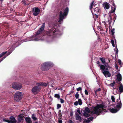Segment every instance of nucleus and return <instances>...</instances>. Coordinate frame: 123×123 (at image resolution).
I'll use <instances>...</instances> for the list:
<instances>
[{"label":"nucleus","mask_w":123,"mask_h":123,"mask_svg":"<svg viewBox=\"0 0 123 123\" xmlns=\"http://www.w3.org/2000/svg\"><path fill=\"white\" fill-rule=\"evenodd\" d=\"M115 67L116 69H118V67L117 65V64H115Z\"/></svg>","instance_id":"c03bdc74"},{"label":"nucleus","mask_w":123,"mask_h":123,"mask_svg":"<svg viewBox=\"0 0 123 123\" xmlns=\"http://www.w3.org/2000/svg\"><path fill=\"white\" fill-rule=\"evenodd\" d=\"M23 2H25V1H24Z\"/></svg>","instance_id":"052dcab7"},{"label":"nucleus","mask_w":123,"mask_h":123,"mask_svg":"<svg viewBox=\"0 0 123 123\" xmlns=\"http://www.w3.org/2000/svg\"><path fill=\"white\" fill-rule=\"evenodd\" d=\"M75 117L76 120H79L80 121H81L82 119L80 116L79 115L78 113H76L75 115Z\"/></svg>","instance_id":"f3484780"},{"label":"nucleus","mask_w":123,"mask_h":123,"mask_svg":"<svg viewBox=\"0 0 123 123\" xmlns=\"http://www.w3.org/2000/svg\"><path fill=\"white\" fill-rule=\"evenodd\" d=\"M68 8L67 7L64 11L63 12L61 11L60 12V17L58 22L60 24H61V22L62 21L64 17L66 16L68 13Z\"/></svg>","instance_id":"20e7f679"},{"label":"nucleus","mask_w":123,"mask_h":123,"mask_svg":"<svg viewBox=\"0 0 123 123\" xmlns=\"http://www.w3.org/2000/svg\"><path fill=\"white\" fill-rule=\"evenodd\" d=\"M55 97L57 98H58L59 99L60 98V96L59 94H56L55 95Z\"/></svg>","instance_id":"cd10ccee"},{"label":"nucleus","mask_w":123,"mask_h":123,"mask_svg":"<svg viewBox=\"0 0 123 123\" xmlns=\"http://www.w3.org/2000/svg\"><path fill=\"white\" fill-rule=\"evenodd\" d=\"M54 65L53 63L51 62H46L42 64L41 66V69L43 71H47L52 67Z\"/></svg>","instance_id":"7ed1b4c3"},{"label":"nucleus","mask_w":123,"mask_h":123,"mask_svg":"<svg viewBox=\"0 0 123 123\" xmlns=\"http://www.w3.org/2000/svg\"><path fill=\"white\" fill-rule=\"evenodd\" d=\"M5 58V57H4V59ZM3 59L2 60H1V61H0V62H1V61H2L3 60Z\"/></svg>","instance_id":"864d4df0"},{"label":"nucleus","mask_w":123,"mask_h":123,"mask_svg":"<svg viewBox=\"0 0 123 123\" xmlns=\"http://www.w3.org/2000/svg\"><path fill=\"white\" fill-rule=\"evenodd\" d=\"M90 111L88 107H86L85 108V111H84V115L86 117H88L90 116Z\"/></svg>","instance_id":"ddd939ff"},{"label":"nucleus","mask_w":123,"mask_h":123,"mask_svg":"<svg viewBox=\"0 0 123 123\" xmlns=\"http://www.w3.org/2000/svg\"><path fill=\"white\" fill-rule=\"evenodd\" d=\"M94 11V14L96 15L97 18L98 17V14H99L100 13V10L98 7H96L94 8L93 9Z\"/></svg>","instance_id":"4468645a"},{"label":"nucleus","mask_w":123,"mask_h":123,"mask_svg":"<svg viewBox=\"0 0 123 123\" xmlns=\"http://www.w3.org/2000/svg\"><path fill=\"white\" fill-rule=\"evenodd\" d=\"M93 1L90 4V9H91L92 7V5H93Z\"/></svg>","instance_id":"2f4dec72"},{"label":"nucleus","mask_w":123,"mask_h":123,"mask_svg":"<svg viewBox=\"0 0 123 123\" xmlns=\"http://www.w3.org/2000/svg\"><path fill=\"white\" fill-rule=\"evenodd\" d=\"M103 6L105 9H108L110 6L109 4L107 2H105L103 3Z\"/></svg>","instance_id":"2eb2a0df"},{"label":"nucleus","mask_w":123,"mask_h":123,"mask_svg":"<svg viewBox=\"0 0 123 123\" xmlns=\"http://www.w3.org/2000/svg\"><path fill=\"white\" fill-rule=\"evenodd\" d=\"M100 91V88H99L97 89L96 90V91Z\"/></svg>","instance_id":"49530a36"},{"label":"nucleus","mask_w":123,"mask_h":123,"mask_svg":"<svg viewBox=\"0 0 123 123\" xmlns=\"http://www.w3.org/2000/svg\"><path fill=\"white\" fill-rule=\"evenodd\" d=\"M48 86H49V85ZM49 86H51L52 87H54V86L53 85H50Z\"/></svg>","instance_id":"3c124183"},{"label":"nucleus","mask_w":123,"mask_h":123,"mask_svg":"<svg viewBox=\"0 0 123 123\" xmlns=\"http://www.w3.org/2000/svg\"><path fill=\"white\" fill-rule=\"evenodd\" d=\"M105 107L103 104L97 105V106L92 107L91 109V113L92 115L98 114L104 110Z\"/></svg>","instance_id":"f03ea898"},{"label":"nucleus","mask_w":123,"mask_h":123,"mask_svg":"<svg viewBox=\"0 0 123 123\" xmlns=\"http://www.w3.org/2000/svg\"><path fill=\"white\" fill-rule=\"evenodd\" d=\"M117 79L118 81H120L122 79V76L120 73H118L117 75Z\"/></svg>","instance_id":"6ab92c4d"},{"label":"nucleus","mask_w":123,"mask_h":123,"mask_svg":"<svg viewBox=\"0 0 123 123\" xmlns=\"http://www.w3.org/2000/svg\"><path fill=\"white\" fill-rule=\"evenodd\" d=\"M111 99L112 101L113 102H114L115 101V98H114V97L113 96H111Z\"/></svg>","instance_id":"7c9ffc66"},{"label":"nucleus","mask_w":123,"mask_h":123,"mask_svg":"<svg viewBox=\"0 0 123 123\" xmlns=\"http://www.w3.org/2000/svg\"><path fill=\"white\" fill-rule=\"evenodd\" d=\"M118 103L116 106L117 108H112L110 110V111L112 113L117 112L120 109L121 107L122 104L120 99H118L117 100Z\"/></svg>","instance_id":"0eeeda50"},{"label":"nucleus","mask_w":123,"mask_h":123,"mask_svg":"<svg viewBox=\"0 0 123 123\" xmlns=\"http://www.w3.org/2000/svg\"><path fill=\"white\" fill-rule=\"evenodd\" d=\"M45 26V23H43L42 25L40 30L37 32L35 34H34L32 37H27L25 41H24L22 42L30 41H37L40 40V39L39 38L40 37H39V38L38 37V35L40 34L44 30Z\"/></svg>","instance_id":"f257e3e1"},{"label":"nucleus","mask_w":123,"mask_h":123,"mask_svg":"<svg viewBox=\"0 0 123 123\" xmlns=\"http://www.w3.org/2000/svg\"><path fill=\"white\" fill-rule=\"evenodd\" d=\"M1 1H2L3 0H0Z\"/></svg>","instance_id":"13d9d810"},{"label":"nucleus","mask_w":123,"mask_h":123,"mask_svg":"<svg viewBox=\"0 0 123 123\" xmlns=\"http://www.w3.org/2000/svg\"><path fill=\"white\" fill-rule=\"evenodd\" d=\"M99 66H100V69L102 70V73L106 77H110L111 74L108 71L105 70V69L107 70V68H105V66L102 65H99Z\"/></svg>","instance_id":"423d86ee"},{"label":"nucleus","mask_w":123,"mask_h":123,"mask_svg":"<svg viewBox=\"0 0 123 123\" xmlns=\"http://www.w3.org/2000/svg\"><path fill=\"white\" fill-rule=\"evenodd\" d=\"M111 15H109V17L108 18V21L109 24H111Z\"/></svg>","instance_id":"5701e85b"},{"label":"nucleus","mask_w":123,"mask_h":123,"mask_svg":"<svg viewBox=\"0 0 123 123\" xmlns=\"http://www.w3.org/2000/svg\"><path fill=\"white\" fill-rule=\"evenodd\" d=\"M85 92L86 95H88V92L86 90H85Z\"/></svg>","instance_id":"79ce46f5"},{"label":"nucleus","mask_w":123,"mask_h":123,"mask_svg":"<svg viewBox=\"0 0 123 123\" xmlns=\"http://www.w3.org/2000/svg\"><path fill=\"white\" fill-rule=\"evenodd\" d=\"M6 53V52H4L2 53L1 54H0V58L2 57L3 55H4Z\"/></svg>","instance_id":"a878e982"},{"label":"nucleus","mask_w":123,"mask_h":123,"mask_svg":"<svg viewBox=\"0 0 123 123\" xmlns=\"http://www.w3.org/2000/svg\"><path fill=\"white\" fill-rule=\"evenodd\" d=\"M59 88H58V90H59Z\"/></svg>","instance_id":"bf43d9fd"},{"label":"nucleus","mask_w":123,"mask_h":123,"mask_svg":"<svg viewBox=\"0 0 123 123\" xmlns=\"http://www.w3.org/2000/svg\"><path fill=\"white\" fill-rule=\"evenodd\" d=\"M58 123H62V120L60 119H59L58 121Z\"/></svg>","instance_id":"37998d69"},{"label":"nucleus","mask_w":123,"mask_h":123,"mask_svg":"<svg viewBox=\"0 0 123 123\" xmlns=\"http://www.w3.org/2000/svg\"><path fill=\"white\" fill-rule=\"evenodd\" d=\"M79 104L78 102V101H76L74 102V104L75 105L77 106Z\"/></svg>","instance_id":"58836bf2"},{"label":"nucleus","mask_w":123,"mask_h":123,"mask_svg":"<svg viewBox=\"0 0 123 123\" xmlns=\"http://www.w3.org/2000/svg\"><path fill=\"white\" fill-rule=\"evenodd\" d=\"M115 83V82L114 81V82L110 84V85L111 86H114V85Z\"/></svg>","instance_id":"f704fd0d"},{"label":"nucleus","mask_w":123,"mask_h":123,"mask_svg":"<svg viewBox=\"0 0 123 123\" xmlns=\"http://www.w3.org/2000/svg\"><path fill=\"white\" fill-rule=\"evenodd\" d=\"M48 84L46 83L40 82L37 83L36 85L37 86H40V87L41 86H47Z\"/></svg>","instance_id":"dca6fc26"},{"label":"nucleus","mask_w":123,"mask_h":123,"mask_svg":"<svg viewBox=\"0 0 123 123\" xmlns=\"http://www.w3.org/2000/svg\"><path fill=\"white\" fill-rule=\"evenodd\" d=\"M111 43L112 44L113 46L114 47L115 46L114 41L113 40H111Z\"/></svg>","instance_id":"72a5a7b5"},{"label":"nucleus","mask_w":123,"mask_h":123,"mask_svg":"<svg viewBox=\"0 0 123 123\" xmlns=\"http://www.w3.org/2000/svg\"><path fill=\"white\" fill-rule=\"evenodd\" d=\"M41 89V87L40 86L37 85L32 88L31 92L33 94H36L40 92Z\"/></svg>","instance_id":"1a4fd4ad"},{"label":"nucleus","mask_w":123,"mask_h":123,"mask_svg":"<svg viewBox=\"0 0 123 123\" xmlns=\"http://www.w3.org/2000/svg\"><path fill=\"white\" fill-rule=\"evenodd\" d=\"M61 107V105H60L58 104L57 105V109H58Z\"/></svg>","instance_id":"c9c22d12"},{"label":"nucleus","mask_w":123,"mask_h":123,"mask_svg":"<svg viewBox=\"0 0 123 123\" xmlns=\"http://www.w3.org/2000/svg\"><path fill=\"white\" fill-rule=\"evenodd\" d=\"M77 113L80 114V110H78L77 111Z\"/></svg>","instance_id":"a18cd8bd"},{"label":"nucleus","mask_w":123,"mask_h":123,"mask_svg":"<svg viewBox=\"0 0 123 123\" xmlns=\"http://www.w3.org/2000/svg\"><path fill=\"white\" fill-rule=\"evenodd\" d=\"M115 51L116 54H117L118 52V50L117 47L115 48Z\"/></svg>","instance_id":"c756f323"},{"label":"nucleus","mask_w":123,"mask_h":123,"mask_svg":"<svg viewBox=\"0 0 123 123\" xmlns=\"http://www.w3.org/2000/svg\"><path fill=\"white\" fill-rule=\"evenodd\" d=\"M79 95L78 92H77L76 93L75 95V97L76 98H78L79 97Z\"/></svg>","instance_id":"473e14b6"},{"label":"nucleus","mask_w":123,"mask_h":123,"mask_svg":"<svg viewBox=\"0 0 123 123\" xmlns=\"http://www.w3.org/2000/svg\"><path fill=\"white\" fill-rule=\"evenodd\" d=\"M12 86L14 89L17 90H19L22 87L21 84L20 83L17 82L13 83L12 84Z\"/></svg>","instance_id":"9d476101"},{"label":"nucleus","mask_w":123,"mask_h":123,"mask_svg":"<svg viewBox=\"0 0 123 123\" xmlns=\"http://www.w3.org/2000/svg\"><path fill=\"white\" fill-rule=\"evenodd\" d=\"M93 118V117H92L87 118V119L85 120V121L86 123H88L90 121H92Z\"/></svg>","instance_id":"a211bd4d"},{"label":"nucleus","mask_w":123,"mask_h":123,"mask_svg":"<svg viewBox=\"0 0 123 123\" xmlns=\"http://www.w3.org/2000/svg\"><path fill=\"white\" fill-rule=\"evenodd\" d=\"M78 103L80 105H81L82 104V102L81 99H79L78 100Z\"/></svg>","instance_id":"bb28decb"},{"label":"nucleus","mask_w":123,"mask_h":123,"mask_svg":"<svg viewBox=\"0 0 123 123\" xmlns=\"http://www.w3.org/2000/svg\"><path fill=\"white\" fill-rule=\"evenodd\" d=\"M38 123V122H35V123Z\"/></svg>","instance_id":"6e6d98bb"},{"label":"nucleus","mask_w":123,"mask_h":123,"mask_svg":"<svg viewBox=\"0 0 123 123\" xmlns=\"http://www.w3.org/2000/svg\"><path fill=\"white\" fill-rule=\"evenodd\" d=\"M97 63L98 64V67H100L99 66V64L100 63V62L98 61L97 62Z\"/></svg>","instance_id":"8fccbe9b"},{"label":"nucleus","mask_w":123,"mask_h":123,"mask_svg":"<svg viewBox=\"0 0 123 123\" xmlns=\"http://www.w3.org/2000/svg\"><path fill=\"white\" fill-rule=\"evenodd\" d=\"M16 44H14V46H15V47H17V46H19V45H20V43H18H18L17 42H16Z\"/></svg>","instance_id":"c85d7f7f"},{"label":"nucleus","mask_w":123,"mask_h":123,"mask_svg":"<svg viewBox=\"0 0 123 123\" xmlns=\"http://www.w3.org/2000/svg\"><path fill=\"white\" fill-rule=\"evenodd\" d=\"M46 34L49 36L52 35L54 34L61 35L62 33L57 29L55 28H52L50 30L46 31Z\"/></svg>","instance_id":"39448f33"},{"label":"nucleus","mask_w":123,"mask_h":123,"mask_svg":"<svg viewBox=\"0 0 123 123\" xmlns=\"http://www.w3.org/2000/svg\"><path fill=\"white\" fill-rule=\"evenodd\" d=\"M100 59L102 63L104 64L105 63V59L102 58H100Z\"/></svg>","instance_id":"393cba45"},{"label":"nucleus","mask_w":123,"mask_h":123,"mask_svg":"<svg viewBox=\"0 0 123 123\" xmlns=\"http://www.w3.org/2000/svg\"><path fill=\"white\" fill-rule=\"evenodd\" d=\"M40 10L37 7H34L33 8L32 13L35 16L37 15L39 13Z\"/></svg>","instance_id":"f8f14e48"},{"label":"nucleus","mask_w":123,"mask_h":123,"mask_svg":"<svg viewBox=\"0 0 123 123\" xmlns=\"http://www.w3.org/2000/svg\"><path fill=\"white\" fill-rule=\"evenodd\" d=\"M32 117L34 120H36L37 119V118L36 117L34 114H33L32 116Z\"/></svg>","instance_id":"b1692460"},{"label":"nucleus","mask_w":123,"mask_h":123,"mask_svg":"<svg viewBox=\"0 0 123 123\" xmlns=\"http://www.w3.org/2000/svg\"><path fill=\"white\" fill-rule=\"evenodd\" d=\"M113 88L114 89H116V87H113Z\"/></svg>","instance_id":"603ef678"},{"label":"nucleus","mask_w":123,"mask_h":123,"mask_svg":"<svg viewBox=\"0 0 123 123\" xmlns=\"http://www.w3.org/2000/svg\"><path fill=\"white\" fill-rule=\"evenodd\" d=\"M10 54V53H9L8 54V55H9Z\"/></svg>","instance_id":"4d7b16f0"},{"label":"nucleus","mask_w":123,"mask_h":123,"mask_svg":"<svg viewBox=\"0 0 123 123\" xmlns=\"http://www.w3.org/2000/svg\"><path fill=\"white\" fill-rule=\"evenodd\" d=\"M82 89V88L80 87H79V88L77 89V91H79L81 90Z\"/></svg>","instance_id":"ea45409f"},{"label":"nucleus","mask_w":123,"mask_h":123,"mask_svg":"<svg viewBox=\"0 0 123 123\" xmlns=\"http://www.w3.org/2000/svg\"><path fill=\"white\" fill-rule=\"evenodd\" d=\"M73 115V114L72 112H70V116H72Z\"/></svg>","instance_id":"de8ad7c7"},{"label":"nucleus","mask_w":123,"mask_h":123,"mask_svg":"<svg viewBox=\"0 0 123 123\" xmlns=\"http://www.w3.org/2000/svg\"><path fill=\"white\" fill-rule=\"evenodd\" d=\"M112 5L113 6H114V9L113 10V8L112 7H111V10L110 11V13H113L114 12H115V10H116V7L115 6V4L114 3H113V4H112Z\"/></svg>","instance_id":"412c9836"},{"label":"nucleus","mask_w":123,"mask_h":123,"mask_svg":"<svg viewBox=\"0 0 123 123\" xmlns=\"http://www.w3.org/2000/svg\"><path fill=\"white\" fill-rule=\"evenodd\" d=\"M114 29H113L111 31V32H112V34L113 35L114 33Z\"/></svg>","instance_id":"e433bc0d"},{"label":"nucleus","mask_w":123,"mask_h":123,"mask_svg":"<svg viewBox=\"0 0 123 123\" xmlns=\"http://www.w3.org/2000/svg\"><path fill=\"white\" fill-rule=\"evenodd\" d=\"M25 120L26 121L29 123H31V119L29 117H26L25 118Z\"/></svg>","instance_id":"4be33fe9"},{"label":"nucleus","mask_w":123,"mask_h":123,"mask_svg":"<svg viewBox=\"0 0 123 123\" xmlns=\"http://www.w3.org/2000/svg\"><path fill=\"white\" fill-rule=\"evenodd\" d=\"M57 90V88H56V89H55V90Z\"/></svg>","instance_id":"5fc2aeb1"},{"label":"nucleus","mask_w":123,"mask_h":123,"mask_svg":"<svg viewBox=\"0 0 123 123\" xmlns=\"http://www.w3.org/2000/svg\"><path fill=\"white\" fill-rule=\"evenodd\" d=\"M60 102L61 103H63L64 102V101L63 99H62V98L60 99Z\"/></svg>","instance_id":"a19ab883"},{"label":"nucleus","mask_w":123,"mask_h":123,"mask_svg":"<svg viewBox=\"0 0 123 123\" xmlns=\"http://www.w3.org/2000/svg\"><path fill=\"white\" fill-rule=\"evenodd\" d=\"M22 94L21 92H16L14 96V100L16 101H20L22 98Z\"/></svg>","instance_id":"6e6552de"},{"label":"nucleus","mask_w":123,"mask_h":123,"mask_svg":"<svg viewBox=\"0 0 123 123\" xmlns=\"http://www.w3.org/2000/svg\"><path fill=\"white\" fill-rule=\"evenodd\" d=\"M118 63L119 65L121 66V62L120 60H118Z\"/></svg>","instance_id":"4c0bfd02"},{"label":"nucleus","mask_w":123,"mask_h":123,"mask_svg":"<svg viewBox=\"0 0 123 123\" xmlns=\"http://www.w3.org/2000/svg\"><path fill=\"white\" fill-rule=\"evenodd\" d=\"M69 123H74L71 120H69Z\"/></svg>","instance_id":"09e8293b"},{"label":"nucleus","mask_w":123,"mask_h":123,"mask_svg":"<svg viewBox=\"0 0 123 123\" xmlns=\"http://www.w3.org/2000/svg\"><path fill=\"white\" fill-rule=\"evenodd\" d=\"M119 90V91L121 93H122L123 92V86L122 84L120 85Z\"/></svg>","instance_id":"aec40b11"},{"label":"nucleus","mask_w":123,"mask_h":123,"mask_svg":"<svg viewBox=\"0 0 123 123\" xmlns=\"http://www.w3.org/2000/svg\"><path fill=\"white\" fill-rule=\"evenodd\" d=\"M3 120L5 122L9 123H15L16 121L15 118L13 116H11L10 117L9 119H4Z\"/></svg>","instance_id":"9b49d317"}]
</instances>
